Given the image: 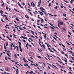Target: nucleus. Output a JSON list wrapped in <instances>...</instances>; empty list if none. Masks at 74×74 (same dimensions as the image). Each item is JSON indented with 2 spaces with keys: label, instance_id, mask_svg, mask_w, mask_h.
<instances>
[{
  "label": "nucleus",
  "instance_id": "obj_41",
  "mask_svg": "<svg viewBox=\"0 0 74 74\" xmlns=\"http://www.w3.org/2000/svg\"><path fill=\"white\" fill-rule=\"evenodd\" d=\"M33 6L34 7H35V4H34V3H33Z\"/></svg>",
  "mask_w": 74,
  "mask_h": 74
},
{
  "label": "nucleus",
  "instance_id": "obj_47",
  "mask_svg": "<svg viewBox=\"0 0 74 74\" xmlns=\"http://www.w3.org/2000/svg\"><path fill=\"white\" fill-rule=\"evenodd\" d=\"M23 42H26V40H23Z\"/></svg>",
  "mask_w": 74,
  "mask_h": 74
},
{
  "label": "nucleus",
  "instance_id": "obj_55",
  "mask_svg": "<svg viewBox=\"0 0 74 74\" xmlns=\"http://www.w3.org/2000/svg\"><path fill=\"white\" fill-rule=\"evenodd\" d=\"M0 70L2 71H4V70H3V69H0Z\"/></svg>",
  "mask_w": 74,
  "mask_h": 74
},
{
  "label": "nucleus",
  "instance_id": "obj_30",
  "mask_svg": "<svg viewBox=\"0 0 74 74\" xmlns=\"http://www.w3.org/2000/svg\"><path fill=\"white\" fill-rule=\"evenodd\" d=\"M45 44L46 45H47V47H49V46H48V44H47V43H45Z\"/></svg>",
  "mask_w": 74,
  "mask_h": 74
},
{
  "label": "nucleus",
  "instance_id": "obj_25",
  "mask_svg": "<svg viewBox=\"0 0 74 74\" xmlns=\"http://www.w3.org/2000/svg\"><path fill=\"white\" fill-rule=\"evenodd\" d=\"M4 5V2H3V3L2 4H1V6L2 7H3V5Z\"/></svg>",
  "mask_w": 74,
  "mask_h": 74
},
{
  "label": "nucleus",
  "instance_id": "obj_4",
  "mask_svg": "<svg viewBox=\"0 0 74 74\" xmlns=\"http://www.w3.org/2000/svg\"><path fill=\"white\" fill-rule=\"evenodd\" d=\"M41 12H44V13L45 14V15H48V14H47V13H46L45 12H44V11H43V10H41Z\"/></svg>",
  "mask_w": 74,
  "mask_h": 74
},
{
  "label": "nucleus",
  "instance_id": "obj_26",
  "mask_svg": "<svg viewBox=\"0 0 74 74\" xmlns=\"http://www.w3.org/2000/svg\"><path fill=\"white\" fill-rule=\"evenodd\" d=\"M38 12H40V13H41V14H44V13H42V12H40V11H38Z\"/></svg>",
  "mask_w": 74,
  "mask_h": 74
},
{
  "label": "nucleus",
  "instance_id": "obj_14",
  "mask_svg": "<svg viewBox=\"0 0 74 74\" xmlns=\"http://www.w3.org/2000/svg\"><path fill=\"white\" fill-rule=\"evenodd\" d=\"M25 17L26 18H29V17L27 16V14L26 16H25Z\"/></svg>",
  "mask_w": 74,
  "mask_h": 74
},
{
  "label": "nucleus",
  "instance_id": "obj_7",
  "mask_svg": "<svg viewBox=\"0 0 74 74\" xmlns=\"http://www.w3.org/2000/svg\"><path fill=\"white\" fill-rule=\"evenodd\" d=\"M30 74H35V73H34L32 71H30Z\"/></svg>",
  "mask_w": 74,
  "mask_h": 74
},
{
  "label": "nucleus",
  "instance_id": "obj_16",
  "mask_svg": "<svg viewBox=\"0 0 74 74\" xmlns=\"http://www.w3.org/2000/svg\"><path fill=\"white\" fill-rule=\"evenodd\" d=\"M15 62V63L17 65H18V66H20V65H19V64H18L16 63H18L17 62Z\"/></svg>",
  "mask_w": 74,
  "mask_h": 74
},
{
  "label": "nucleus",
  "instance_id": "obj_38",
  "mask_svg": "<svg viewBox=\"0 0 74 74\" xmlns=\"http://www.w3.org/2000/svg\"><path fill=\"white\" fill-rule=\"evenodd\" d=\"M65 56H66L67 57V58H68V56H67V55L66 54H65Z\"/></svg>",
  "mask_w": 74,
  "mask_h": 74
},
{
  "label": "nucleus",
  "instance_id": "obj_2",
  "mask_svg": "<svg viewBox=\"0 0 74 74\" xmlns=\"http://www.w3.org/2000/svg\"><path fill=\"white\" fill-rule=\"evenodd\" d=\"M48 49L49 50V51H50V52H52V53L53 52V51H52V50L51 49V48L48 47Z\"/></svg>",
  "mask_w": 74,
  "mask_h": 74
},
{
  "label": "nucleus",
  "instance_id": "obj_8",
  "mask_svg": "<svg viewBox=\"0 0 74 74\" xmlns=\"http://www.w3.org/2000/svg\"><path fill=\"white\" fill-rule=\"evenodd\" d=\"M42 46H43V47L44 48V49H46V48L45 47V46L44 45H42Z\"/></svg>",
  "mask_w": 74,
  "mask_h": 74
},
{
  "label": "nucleus",
  "instance_id": "obj_61",
  "mask_svg": "<svg viewBox=\"0 0 74 74\" xmlns=\"http://www.w3.org/2000/svg\"><path fill=\"white\" fill-rule=\"evenodd\" d=\"M44 73L45 74H47V72H44Z\"/></svg>",
  "mask_w": 74,
  "mask_h": 74
},
{
  "label": "nucleus",
  "instance_id": "obj_34",
  "mask_svg": "<svg viewBox=\"0 0 74 74\" xmlns=\"http://www.w3.org/2000/svg\"><path fill=\"white\" fill-rule=\"evenodd\" d=\"M5 27L7 29L8 28V29H10V28H9V27H7V26H5Z\"/></svg>",
  "mask_w": 74,
  "mask_h": 74
},
{
  "label": "nucleus",
  "instance_id": "obj_24",
  "mask_svg": "<svg viewBox=\"0 0 74 74\" xmlns=\"http://www.w3.org/2000/svg\"><path fill=\"white\" fill-rule=\"evenodd\" d=\"M52 49H53V50H54V51H55V52H57V51H56V50H55V49H54V48H52Z\"/></svg>",
  "mask_w": 74,
  "mask_h": 74
},
{
  "label": "nucleus",
  "instance_id": "obj_53",
  "mask_svg": "<svg viewBox=\"0 0 74 74\" xmlns=\"http://www.w3.org/2000/svg\"><path fill=\"white\" fill-rule=\"evenodd\" d=\"M40 20H38L37 21V22H40Z\"/></svg>",
  "mask_w": 74,
  "mask_h": 74
},
{
  "label": "nucleus",
  "instance_id": "obj_10",
  "mask_svg": "<svg viewBox=\"0 0 74 74\" xmlns=\"http://www.w3.org/2000/svg\"><path fill=\"white\" fill-rule=\"evenodd\" d=\"M44 37L45 38H46L47 37V35H46V34H45V35H44Z\"/></svg>",
  "mask_w": 74,
  "mask_h": 74
},
{
  "label": "nucleus",
  "instance_id": "obj_32",
  "mask_svg": "<svg viewBox=\"0 0 74 74\" xmlns=\"http://www.w3.org/2000/svg\"><path fill=\"white\" fill-rule=\"evenodd\" d=\"M50 25H51V26H52L53 27H54V28L55 27L54 26H53V25H52V24L50 23Z\"/></svg>",
  "mask_w": 74,
  "mask_h": 74
},
{
  "label": "nucleus",
  "instance_id": "obj_12",
  "mask_svg": "<svg viewBox=\"0 0 74 74\" xmlns=\"http://www.w3.org/2000/svg\"><path fill=\"white\" fill-rule=\"evenodd\" d=\"M5 19H6V20H7V21H9V20L8 19V18H7V17L6 16H5Z\"/></svg>",
  "mask_w": 74,
  "mask_h": 74
},
{
  "label": "nucleus",
  "instance_id": "obj_9",
  "mask_svg": "<svg viewBox=\"0 0 74 74\" xmlns=\"http://www.w3.org/2000/svg\"><path fill=\"white\" fill-rule=\"evenodd\" d=\"M19 6H20V7L21 8H23V7L21 6V5H20V4H18Z\"/></svg>",
  "mask_w": 74,
  "mask_h": 74
},
{
  "label": "nucleus",
  "instance_id": "obj_40",
  "mask_svg": "<svg viewBox=\"0 0 74 74\" xmlns=\"http://www.w3.org/2000/svg\"><path fill=\"white\" fill-rule=\"evenodd\" d=\"M1 21L2 22H4V23H5V22L3 20V19H1Z\"/></svg>",
  "mask_w": 74,
  "mask_h": 74
},
{
  "label": "nucleus",
  "instance_id": "obj_35",
  "mask_svg": "<svg viewBox=\"0 0 74 74\" xmlns=\"http://www.w3.org/2000/svg\"><path fill=\"white\" fill-rule=\"evenodd\" d=\"M62 46L64 47V48H65V46H64V45L62 44Z\"/></svg>",
  "mask_w": 74,
  "mask_h": 74
},
{
  "label": "nucleus",
  "instance_id": "obj_59",
  "mask_svg": "<svg viewBox=\"0 0 74 74\" xmlns=\"http://www.w3.org/2000/svg\"><path fill=\"white\" fill-rule=\"evenodd\" d=\"M31 44H32V45H33V46H34V44H33V43L32 42H31Z\"/></svg>",
  "mask_w": 74,
  "mask_h": 74
},
{
  "label": "nucleus",
  "instance_id": "obj_39",
  "mask_svg": "<svg viewBox=\"0 0 74 74\" xmlns=\"http://www.w3.org/2000/svg\"><path fill=\"white\" fill-rule=\"evenodd\" d=\"M53 38L54 39H55V40H56H56H57L56 38L55 37H53Z\"/></svg>",
  "mask_w": 74,
  "mask_h": 74
},
{
  "label": "nucleus",
  "instance_id": "obj_1",
  "mask_svg": "<svg viewBox=\"0 0 74 74\" xmlns=\"http://www.w3.org/2000/svg\"><path fill=\"white\" fill-rule=\"evenodd\" d=\"M58 24L61 25V26H62L63 25V23L62 21H58Z\"/></svg>",
  "mask_w": 74,
  "mask_h": 74
},
{
  "label": "nucleus",
  "instance_id": "obj_27",
  "mask_svg": "<svg viewBox=\"0 0 74 74\" xmlns=\"http://www.w3.org/2000/svg\"><path fill=\"white\" fill-rule=\"evenodd\" d=\"M51 6V3H49V7H50V6Z\"/></svg>",
  "mask_w": 74,
  "mask_h": 74
},
{
  "label": "nucleus",
  "instance_id": "obj_64",
  "mask_svg": "<svg viewBox=\"0 0 74 74\" xmlns=\"http://www.w3.org/2000/svg\"><path fill=\"white\" fill-rule=\"evenodd\" d=\"M73 11H74V8H73V9H72Z\"/></svg>",
  "mask_w": 74,
  "mask_h": 74
},
{
  "label": "nucleus",
  "instance_id": "obj_57",
  "mask_svg": "<svg viewBox=\"0 0 74 74\" xmlns=\"http://www.w3.org/2000/svg\"><path fill=\"white\" fill-rule=\"evenodd\" d=\"M63 51H64V50H66V49L64 48H63Z\"/></svg>",
  "mask_w": 74,
  "mask_h": 74
},
{
  "label": "nucleus",
  "instance_id": "obj_21",
  "mask_svg": "<svg viewBox=\"0 0 74 74\" xmlns=\"http://www.w3.org/2000/svg\"><path fill=\"white\" fill-rule=\"evenodd\" d=\"M12 44H11L10 45V47L12 48V45H13V43H12Z\"/></svg>",
  "mask_w": 74,
  "mask_h": 74
},
{
  "label": "nucleus",
  "instance_id": "obj_49",
  "mask_svg": "<svg viewBox=\"0 0 74 74\" xmlns=\"http://www.w3.org/2000/svg\"><path fill=\"white\" fill-rule=\"evenodd\" d=\"M47 56H48V57H49V58H50V57L49 56V55L47 54Z\"/></svg>",
  "mask_w": 74,
  "mask_h": 74
},
{
  "label": "nucleus",
  "instance_id": "obj_15",
  "mask_svg": "<svg viewBox=\"0 0 74 74\" xmlns=\"http://www.w3.org/2000/svg\"><path fill=\"white\" fill-rule=\"evenodd\" d=\"M4 48L5 49H7V48H6V47H5V44L4 45Z\"/></svg>",
  "mask_w": 74,
  "mask_h": 74
},
{
  "label": "nucleus",
  "instance_id": "obj_52",
  "mask_svg": "<svg viewBox=\"0 0 74 74\" xmlns=\"http://www.w3.org/2000/svg\"><path fill=\"white\" fill-rule=\"evenodd\" d=\"M19 47L20 48V49H21V46H19Z\"/></svg>",
  "mask_w": 74,
  "mask_h": 74
},
{
  "label": "nucleus",
  "instance_id": "obj_36",
  "mask_svg": "<svg viewBox=\"0 0 74 74\" xmlns=\"http://www.w3.org/2000/svg\"><path fill=\"white\" fill-rule=\"evenodd\" d=\"M61 53H62V54H64V53L63 51H61Z\"/></svg>",
  "mask_w": 74,
  "mask_h": 74
},
{
  "label": "nucleus",
  "instance_id": "obj_45",
  "mask_svg": "<svg viewBox=\"0 0 74 74\" xmlns=\"http://www.w3.org/2000/svg\"><path fill=\"white\" fill-rule=\"evenodd\" d=\"M29 40H31L32 41H33V40H32V39L31 38H29Z\"/></svg>",
  "mask_w": 74,
  "mask_h": 74
},
{
  "label": "nucleus",
  "instance_id": "obj_23",
  "mask_svg": "<svg viewBox=\"0 0 74 74\" xmlns=\"http://www.w3.org/2000/svg\"><path fill=\"white\" fill-rule=\"evenodd\" d=\"M8 43L7 42L6 44V47H7L8 46Z\"/></svg>",
  "mask_w": 74,
  "mask_h": 74
},
{
  "label": "nucleus",
  "instance_id": "obj_3",
  "mask_svg": "<svg viewBox=\"0 0 74 74\" xmlns=\"http://www.w3.org/2000/svg\"><path fill=\"white\" fill-rule=\"evenodd\" d=\"M21 36L22 37V38H23V39H27V37H24L22 36Z\"/></svg>",
  "mask_w": 74,
  "mask_h": 74
},
{
  "label": "nucleus",
  "instance_id": "obj_19",
  "mask_svg": "<svg viewBox=\"0 0 74 74\" xmlns=\"http://www.w3.org/2000/svg\"><path fill=\"white\" fill-rule=\"evenodd\" d=\"M37 56L38 58H39L40 59L41 58V57L40 56Z\"/></svg>",
  "mask_w": 74,
  "mask_h": 74
},
{
  "label": "nucleus",
  "instance_id": "obj_44",
  "mask_svg": "<svg viewBox=\"0 0 74 74\" xmlns=\"http://www.w3.org/2000/svg\"><path fill=\"white\" fill-rule=\"evenodd\" d=\"M5 60H8V59H7V57L5 58Z\"/></svg>",
  "mask_w": 74,
  "mask_h": 74
},
{
  "label": "nucleus",
  "instance_id": "obj_43",
  "mask_svg": "<svg viewBox=\"0 0 74 74\" xmlns=\"http://www.w3.org/2000/svg\"><path fill=\"white\" fill-rule=\"evenodd\" d=\"M1 16H6V15H1Z\"/></svg>",
  "mask_w": 74,
  "mask_h": 74
},
{
  "label": "nucleus",
  "instance_id": "obj_42",
  "mask_svg": "<svg viewBox=\"0 0 74 74\" xmlns=\"http://www.w3.org/2000/svg\"><path fill=\"white\" fill-rule=\"evenodd\" d=\"M52 66H53L54 67H56V66H55V65L53 64H52Z\"/></svg>",
  "mask_w": 74,
  "mask_h": 74
},
{
  "label": "nucleus",
  "instance_id": "obj_60",
  "mask_svg": "<svg viewBox=\"0 0 74 74\" xmlns=\"http://www.w3.org/2000/svg\"><path fill=\"white\" fill-rule=\"evenodd\" d=\"M27 10L28 11H31V10L29 9H28Z\"/></svg>",
  "mask_w": 74,
  "mask_h": 74
},
{
  "label": "nucleus",
  "instance_id": "obj_48",
  "mask_svg": "<svg viewBox=\"0 0 74 74\" xmlns=\"http://www.w3.org/2000/svg\"><path fill=\"white\" fill-rule=\"evenodd\" d=\"M60 7H61V8H63V6H61Z\"/></svg>",
  "mask_w": 74,
  "mask_h": 74
},
{
  "label": "nucleus",
  "instance_id": "obj_63",
  "mask_svg": "<svg viewBox=\"0 0 74 74\" xmlns=\"http://www.w3.org/2000/svg\"><path fill=\"white\" fill-rule=\"evenodd\" d=\"M28 68H29V69H30V66L29 65L28 66Z\"/></svg>",
  "mask_w": 74,
  "mask_h": 74
},
{
  "label": "nucleus",
  "instance_id": "obj_17",
  "mask_svg": "<svg viewBox=\"0 0 74 74\" xmlns=\"http://www.w3.org/2000/svg\"><path fill=\"white\" fill-rule=\"evenodd\" d=\"M18 43L19 44V46L21 45V43L19 42H18Z\"/></svg>",
  "mask_w": 74,
  "mask_h": 74
},
{
  "label": "nucleus",
  "instance_id": "obj_29",
  "mask_svg": "<svg viewBox=\"0 0 74 74\" xmlns=\"http://www.w3.org/2000/svg\"><path fill=\"white\" fill-rule=\"evenodd\" d=\"M37 27H38L39 28V29H40L41 30H42V29H41V28H40V26H38Z\"/></svg>",
  "mask_w": 74,
  "mask_h": 74
},
{
  "label": "nucleus",
  "instance_id": "obj_51",
  "mask_svg": "<svg viewBox=\"0 0 74 74\" xmlns=\"http://www.w3.org/2000/svg\"><path fill=\"white\" fill-rule=\"evenodd\" d=\"M54 34H56V35H57V34H58V33H57L56 32H55V33H54Z\"/></svg>",
  "mask_w": 74,
  "mask_h": 74
},
{
  "label": "nucleus",
  "instance_id": "obj_33",
  "mask_svg": "<svg viewBox=\"0 0 74 74\" xmlns=\"http://www.w3.org/2000/svg\"><path fill=\"white\" fill-rule=\"evenodd\" d=\"M15 71L16 73H18V69H16V70H15Z\"/></svg>",
  "mask_w": 74,
  "mask_h": 74
},
{
  "label": "nucleus",
  "instance_id": "obj_28",
  "mask_svg": "<svg viewBox=\"0 0 74 74\" xmlns=\"http://www.w3.org/2000/svg\"><path fill=\"white\" fill-rule=\"evenodd\" d=\"M20 51H21V52H22V51H23V49H20Z\"/></svg>",
  "mask_w": 74,
  "mask_h": 74
},
{
  "label": "nucleus",
  "instance_id": "obj_54",
  "mask_svg": "<svg viewBox=\"0 0 74 74\" xmlns=\"http://www.w3.org/2000/svg\"><path fill=\"white\" fill-rule=\"evenodd\" d=\"M6 9H7V10H8V7L7 6H6Z\"/></svg>",
  "mask_w": 74,
  "mask_h": 74
},
{
  "label": "nucleus",
  "instance_id": "obj_58",
  "mask_svg": "<svg viewBox=\"0 0 74 74\" xmlns=\"http://www.w3.org/2000/svg\"><path fill=\"white\" fill-rule=\"evenodd\" d=\"M11 61L12 62H15V61L14 60H11Z\"/></svg>",
  "mask_w": 74,
  "mask_h": 74
},
{
  "label": "nucleus",
  "instance_id": "obj_13",
  "mask_svg": "<svg viewBox=\"0 0 74 74\" xmlns=\"http://www.w3.org/2000/svg\"><path fill=\"white\" fill-rule=\"evenodd\" d=\"M54 8L56 10H57V8H58V6H56V7Z\"/></svg>",
  "mask_w": 74,
  "mask_h": 74
},
{
  "label": "nucleus",
  "instance_id": "obj_5",
  "mask_svg": "<svg viewBox=\"0 0 74 74\" xmlns=\"http://www.w3.org/2000/svg\"><path fill=\"white\" fill-rule=\"evenodd\" d=\"M40 9V10H45V9H44V8H42L41 7H40L39 8Z\"/></svg>",
  "mask_w": 74,
  "mask_h": 74
},
{
  "label": "nucleus",
  "instance_id": "obj_11",
  "mask_svg": "<svg viewBox=\"0 0 74 74\" xmlns=\"http://www.w3.org/2000/svg\"><path fill=\"white\" fill-rule=\"evenodd\" d=\"M30 31L31 32H32V34H33L34 35V32H33V31H32V30H30Z\"/></svg>",
  "mask_w": 74,
  "mask_h": 74
},
{
  "label": "nucleus",
  "instance_id": "obj_22",
  "mask_svg": "<svg viewBox=\"0 0 74 74\" xmlns=\"http://www.w3.org/2000/svg\"><path fill=\"white\" fill-rule=\"evenodd\" d=\"M73 0H71V1H70V3H71V4H73Z\"/></svg>",
  "mask_w": 74,
  "mask_h": 74
},
{
  "label": "nucleus",
  "instance_id": "obj_50",
  "mask_svg": "<svg viewBox=\"0 0 74 74\" xmlns=\"http://www.w3.org/2000/svg\"><path fill=\"white\" fill-rule=\"evenodd\" d=\"M54 36H56V38H58V36H56V35H54Z\"/></svg>",
  "mask_w": 74,
  "mask_h": 74
},
{
  "label": "nucleus",
  "instance_id": "obj_18",
  "mask_svg": "<svg viewBox=\"0 0 74 74\" xmlns=\"http://www.w3.org/2000/svg\"><path fill=\"white\" fill-rule=\"evenodd\" d=\"M41 22H42V23L44 22V20L42 18L41 19Z\"/></svg>",
  "mask_w": 74,
  "mask_h": 74
},
{
  "label": "nucleus",
  "instance_id": "obj_62",
  "mask_svg": "<svg viewBox=\"0 0 74 74\" xmlns=\"http://www.w3.org/2000/svg\"><path fill=\"white\" fill-rule=\"evenodd\" d=\"M71 58H72L73 60H74V58L73 57H71Z\"/></svg>",
  "mask_w": 74,
  "mask_h": 74
},
{
  "label": "nucleus",
  "instance_id": "obj_6",
  "mask_svg": "<svg viewBox=\"0 0 74 74\" xmlns=\"http://www.w3.org/2000/svg\"><path fill=\"white\" fill-rule=\"evenodd\" d=\"M64 58L65 59H66V60H64L65 62H67V58H66V57H64Z\"/></svg>",
  "mask_w": 74,
  "mask_h": 74
},
{
  "label": "nucleus",
  "instance_id": "obj_37",
  "mask_svg": "<svg viewBox=\"0 0 74 74\" xmlns=\"http://www.w3.org/2000/svg\"><path fill=\"white\" fill-rule=\"evenodd\" d=\"M16 21H19V19L18 18H16Z\"/></svg>",
  "mask_w": 74,
  "mask_h": 74
},
{
  "label": "nucleus",
  "instance_id": "obj_20",
  "mask_svg": "<svg viewBox=\"0 0 74 74\" xmlns=\"http://www.w3.org/2000/svg\"><path fill=\"white\" fill-rule=\"evenodd\" d=\"M47 63L48 64H49V65L50 66H51V67H53V68H54V67H53V66H52V65H51V64H50L48 63Z\"/></svg>",
  "mask_w": 74,
  "mask_h": 74
},
{
  "label": "nucleus",
  "instance_id": "obj_46",
  "mask_svg": "<svg viewBox=\"0 0 74 74\" xmlns=\"http://www.w3.org/2000/svg\"><path fill=\"white\" fill-rule=\"evenodd\" d=\"M29 13H30V14L31 15V16H32V13L31 12H29Z\"/></svg>",
  "mask_w": 74,
  "mask_h": 74
},
{
  "label": "nucleus",
  "instance_id": "obj_31",
  "mask_svg": "<svg viewBox=\"0 0 74 74\" xmlns=\"http://www.w3.org/2000/svg\"><path fill=\"white\" fill-rule=\"evenodd\" d=\"M14 56L15 57V58H17V56H16V54H15Z\"/></svg>",
  "mask_w": 74,
  "mask_h": 74
},
{
  "label": "nucleus",
  "instance_id": "obj_56",
  "mask_svg": "<svg viewBox=\"0 0 74 74\" xmlns=\"http://www.w3.org/2000/svg\"><path fill=\"white\" fill-rule=\"evenodd\" d=\"M51 28L52 29H55V28H54L53 27H51Z\"/></svg>",
  "mask_w": 74,
  "mask_h": 74
}]
</instances>
